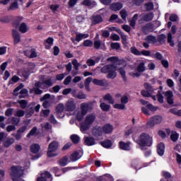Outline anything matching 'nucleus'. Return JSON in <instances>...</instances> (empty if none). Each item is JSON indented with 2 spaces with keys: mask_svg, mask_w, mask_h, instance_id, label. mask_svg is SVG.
I'll list each match as a JSON object with an SVG mask.
<instances>
[{
  "mask_svg": "<svg viewBox=\"0 0 181 181\" xmlns=\"http://www.w3.org/2000/svg\"><path fill=\"white\" fill-rule=\"evenodd\" d=\"M93 108H94V105L91 102L81 103L80 110H77L74 112L76 119L78 121H83V119L87 115L88 111H91Z\"/></svg>",
  "mask_w": 181,
  "mask_h": 181,
  "instance_id": "f257e3e1",
  "label": "nucleus"
},
{
  "mask_svg": "<svg viewBox=\"0 0 181 181\" xmlns=\"http://www.w3.org/2000/svg\"><path fill=\"white\" fill-rule=\"evenodd\" d=\"M97 121L95 114H88L86 116L83 122L81 124V132H86L89 128H91L93 124Z\"/></svg>",
  "mask_w": 181,
  "mask_h": 181,
  "instance_id": "f03ea898",
  "label": "nucleus"
},
{
  "mask_svg": "<svg viewBox=\"0 0 181 181\" xmlns=\"http://www.w3.org/2000/svg\"><path fill=\"white\" fill-rule=\"evenodd\" d=\"M136 143L140 146H151L152 145V137L148 133H141Z\"/></svg>",
  "mask_w": 181,
  "mask_h": 181,
  "instance_id": "7ed1b4c3",
  "label": "nucleus"
},
{
  "mask_svg": "<svg viewBox=\"0 0 181 181\" xmlns=\"http://www.w3.org/2000/svg\"><path fill=\"white\" fill-rule=\"evenodd\" d=\"M59 148V143L57 141H52L48 146L47 156L53 158L57 156L59 153L56 152Z\"/></svg>",
  "mask_w": 181,
  "mask_h": 181,
  "instance_id": "20e7f679",
  "label": "nucleus"
},
{
  "mask_svg": "<svg viewBox=\"0 0 181 181\" xmlns=\"http://www.w3.org/2000/svg\"><path fill=\"white\" fill-rule=\"evenodd\" d=\"M35 112H39L40 111V105H35V103H31L28 105L25 111V117L30 118L33 114Z\"/></svg>",
  "mask_w": 181,
  "mask_h": 181,
  "instance_id": "39448f33",
  "label": "nucleus"
},
{
  "mask_svg": "<svg viewBox=\"0 0 181 181\" xmlns=\"http://www.w3.org/2000/svg\"><path fill=\"white\" fill-rule=\"evenodd\" d=\"M163 118L160 115H155L151 117L147 122V125L149 128H153L158 124L162 122Z\"/></svg>",
  "mask_w": 181,
  "mask_h": 181,
  "instance_id": "423d86ee",
  "label": "nucleus"
},
{
  "mask_svg": "<svg viewBox=\"0 0 181 181\" xmlns=\"http://www.w3.org/2000/svg\"><path fill=\"white\" fill-rule=\"evenodd\" d=\"M77 108V103H76V100L73 98H70L68 101L65 103V111L67 112H73L76 111Z\"/></svg>",
  "mask_w": 181,
  "mask_h": 181,
  "instance_id": "0eeeda50",
  "label": "nucleus"
},
{
  "mask_svg": "<svg viewBox=\"0 0 181 181\" xmlns=\"http://www.w3.org/2000/svg\"><path fill=\"white\" fill-rule=\"evenodd\" d=\"M137 72H130L129 74L132 77H139L141 76V73H144L146 70L145 67V62H141L138 64L136 69Z\"/></svg>",
  "mask_w": 181,
  "mask_h": 181,
  "instance_id": "6e6552de",
  "label": "nucleus"
},
{
  "mask_svg": "<svg viewBox=\"0 0 181 181\" xmlns=\"http://www.w3.org/2000/svg\"><path fill=\"white\" fill-rule=\"evenodd\" d=\"M11 176L12 180L19 178L22 176V169L18 166L11 167Z\"/></svg>",
  "mask_w": 181,
  "mask_h": 181,
  "instance_id": "1a4fd4ad",
  "label": "nucleus"
},
{
  "mask_svg": "<svg viewBox=\"0 0 181 181\" xmlns=\"http://www.w3.org/2000/svg\"><path fill=\"white\" fill-rule=\"evenodd\" d=\"M40 88H45L43 87V83L39 81L35 83L34 88L30 91V93H33L34 91L35 94L40 95L43 93V90H40Z\"/></svg>",
  "mask_w": 181,
  "mask_h": 181,
  "instance_id": "9d476101",
  "label": "nucleus"
},
{
  "mask_svg": "<svg viewBox=\"0 0 181 181\" xmlns=\"http://www.w3.org/2000/svg\"><path fill=\"white\" fill-rule=\"evenodd\" d=\"M112 70H117V66L112 64L105 65L100 69L101 73L104 74H107V73H110Z\"/></svg>",
  "mask_w": 181,
  "mask_h": 181,
  "instance_id": "9b49d317",
  "label": "nucleus"
},
{
  "mask_svg": "<svg viewBox=\"0 0 181 181\" xmlns=\"http://www.w3.org/2000/svg\"><path fill=\"white\" fill-rule=\"evenodd\" d=\"M153 28H154L153 24L151 23H148L142 27L141 32H143L144 35H148L149 32L153 31Z\"/></svg>",
  "mask_w": 181,
  "mask_h": 181,
  "instance_id": "f8f14e48",
  "label": "nucleus"
},
{
  "mask_svg": "<svg viewBox=\"0 0 181 181\" xmlns=\"http://www.w3.org/2000/svg\"><path fill=\"white\" fill-rule=\"evenodd\" d=\"M52 181V175L49 172L45 171L41 174V177L37 178V181Z\"/></svg>",
  "mask_w": 181,
  "mask_h": 181,
  "instance_id": "ddd939ff",
  "label": "nucleus"
},
{
  "mask_svg": "<svg viewBox=\"0 0 181 181\" xmlns=\"http://www.w3.org/2000/svg\"><path fill=\"white\" fill-rule=\"evenodd\" d=\"M93 83L95 86H100V87H107V86H108V82L105 79L94 78Z\"/></svg>",
  "mask_w": 181,
  "mask_h": 181,
  "instance_id": "4468645a",
  "label": "nucleus"
},
{
  "mask_svg": "<svg viewBox=\"0 0 181 181\" xmlns=\"http://www.w3.org/2000/svg\"><path fill=\"white\" fill-rule=\"evenodd\" d=\"M102 131L103 134H112V131H114V126L111 124H105L102 127Z\"/></svg>",
  "mask_w": 181,
  "mask_h": 181,
  "instance_id": "2eb2a0df",
  "label": "nucleus"
},
{
  "mask_svg": "<svg viewBox=\"0 0 181 181\" xmlns=\"http://www.w3.org/2000/svg\"><path fill=\"white\" fill-rule=\"evenodd\" d=\"M81 156H83L81 151H74L70 156V160L76 162V160H78Z\"/></svg>",
  "mask_w": 181,
  "mask_h": 181,
  "instance_id": "dca6fc26",
  "label": "nucleus"
},
{
  "mask_svg": "<svg viewBox=\"0 0 181 181\" xmlns=\"http://www.w3.org/2000/svg\"><path fill=\"white\" fill-rule=\"evenodd\" d=\"M12 36L13 37L14 45H18V43L21 42V35H19V33L16 30H13Z\"/></svg>",
  "mask_w": 181,
  "mask_h": 181,
  "instance_id": "f3484780",
  "label": "nucleus"
},
{
  "mask_svg": "<svg viewBox=\"0 0 181 181\" xmlns=\"http://www.w3.org/2000/svg\"><path fill=\"white\" fill-rule=\"evenodd\" d=\"M154 14L153 13H148L146 14L141 15V20L144 21L145 22H151L152 19H153Z\"/></svg>",
  "mask_w": 181,
  "mask_h": 181,
  "instance_id": "a211bd4d",
  "label": "nucleus"
},
{
  "mask_svg": "<svg viewBox=\"0 0 181 181\" xmlns=\"http://www.w3.org/2000/svg\"><path fill=\"white\" fill-rule=\"evenodd\" d=\"M55 111L57 114H62L66 111V105L63 103H59L55 106Z\"/></svg>",
  "mask_w": 181,
  "mask_h": 181,
  "instance_id": "6ab92c4d",
  "label": "nucleus"
},
{
  "mask_svg": "<svg viewBox=\"0 0 181 181\" xmlns=\"http://www.w3.org/2000/svg\"><path fill=\"white\" fill-rule=\"evenodd\" d=\"M84 141L86 145L88 146H92V145H95V139L91 136L84 137Z\"/></svg>",
  "mask_w": 181,
  "mask_h": 181,
  "instance_id": "aec40b11",
  "label": "nucleus"
},
{
  "mask_svg": "<svg viewBox=\"0 0 181 181\" xmlns=\"http://www.w3.org/2000/svg\"><path fill=\"white\" fill-rule=\"evenodd\" d=\"M157 152L160 156H163L165 154V144L163 143L158 144L157 146Z\"/></svg>",
  "mask_w": 181,
  "mask_h": 181,
  "instance_id": "412c9836",
  "label": "nucleus"
},
{
  "mask_svg": "<svg viewBox=\"0 0 181 181\" xmlns=\"http://www.w3.org/2000/svg\"><path fill=\"white\" fill-rule=\"evenodd\" d=\"M122 4L121 3H113L110 5V9L115 12H117V11H120V9H122Z\"/></svg>",
  "mask_w": 181,
  "mask_h": 181,
  "instance_id": "4be33fe9",
  "label": "nucleus"
},
{
  "mask_svg": "<svg viewBox=\"0 0 181 181\" xmlns=\"http://www.w3.org/2000/svg\"><path fill=\"white\" fill-rule=\"evenodd\" d=\"M130 145H131V142H127V143H125L123 141L119 142V147L123 151H131Z\"/></svg>",
  "mask_w": 181,
  "mask_h": 181,
  "instance_id": "5701e85b",
  "label": "nucleus"
},
{
  "mask_svg": "<svg viewBox=\"0 0 181 181\" xmlns=\"http://www.w3.org/2000/svg\"><path fill=\"white\" fill-rule=\"evenodd\" d=\"M165 96L167 97V102L168 104L172 105V104H173V93L170 90H168L165 93Z\"/></svg>",
  "mask_w": 181,
  "mask_h": 181,
  "instance_id": "b1692460",
  "label": "nucleus"
},
{
  "mask_svg": "<svg viewBox=\"0 0 181 181\" xmlns=\"http://www.w3.org/2000/svg\"><path fill=\"white\" fill-rule=\"evenodd\" d=\"M92 23L93 25H97V23H101L103 22V17L101 16H93L91 19Z\"/></svg>",
  "mask_w": 181,
  "mask_h": 181,
  "instance_id": "393cba45",
  "label": "nucleus"
},
{
  "mask_svg": "<svg viewBox=\"0 0 181 181\" xmlns=\"http://www.w3.org/2000/svg\"><path fill=\"white\" fill-rule=\"evenodd\" d=\"M18 1L22 2V0H14L10 5L8 11H16V9H18V8H19V5L18 4Z\"/></svg>",
  "mask_w": 181,
  "mask_h": 181,
  "instance_id": "a878e982",
  "label": "nucleus"
},
{
  "mask_svg": "<svg viewBox=\"0 0 181 181\" xmlns=\"http://www.w3.org/2000/svg\"><path fill=\"white\" fill-rule=\"evenodd\" d=\"M103 100L105 101H107L109 104H114L115 103V100H114V98H112V95L110 93H107L104 97Z\"/></svg>",
  "mask_w": 181,
  "mask_h": 181,
  "instance_id": "bb28decb",
  "label": "nucleus"
},
{
  "mask_svg": "<svg viewBox=\"0 0 181 181\" xmlns=\"http://www.w3.org/2000/svg\"><path fill=\"white\" fill-rule=\"evenodd\" d=\"M54 39L52 37H48L45 42V46L46 49H50L53 46Z\"/></svg>",
  "mask_w": 181,
  "mask_h": 181,
  "instance_id": "cd10ccee",
  "label": "nucleus"
},
{
  "mask_svg": "<svg viewBox=\"0 0 181 181\" xmlns=\"http://www.w3.org/2000/svg\"><path fill=\"white\" fill-rule=\"evenodd\" d=\"M19 31L21 33H26V32H28V30H29V27H28V25H26V23H22L19 26Z\"/></svg>",
  "mask_w": 181,
  "mask_h": 181,
  "instance_id": "c85d7f7f",
  "label": "nucleus"
},
{
  "mask_svg": "<svg viewBox=\"0 0 181 181\" xmlns=\"http://www.w3.org/2000/svg\"><path fill=\"white\" fill-rule=\"evenodd\" d=\"M146 42L151 43V44H155L156 42H158V40H156V37L153 35H148L145 38Z\"/></svg>",
  "mask_w": 181,
  "mask_h": 181,
  "instance_id": "c756f323",
  "label": "nucleus"
},
{
  "mask_svg": "<svg viewBox=\"0 0 181 181\" xmlns=\"http://www.w3.org/2000/svg\"><path fill=\"white\" fill-rule=\"evenodd\" d=\"M88 34L77 33L76 37V42H81L83 39H87Z\"/></svg>",
  "mask_w": 181,
  "mask_h": 181,
  "instance_id": "7c9ffc66",
  "label": "nucleus"
},
{
  "mask_svg": "<svg viewBox=\"0 0 181 181\" xmlns=\"http://www.w3.org/2000/svg\"><path fill=\"white\" fill-rule=\"evenodd\" d=\"M82 5H85V6H95L97 2L91 0H83Z\"/></svg>",
  "mask_w": 181,
  "mask_h": 181,
  "instance_id": "2f4dec72",
  "label": "nucleus"
},
{
  "mask_svg": "<svg viewBox=\"0 0 181 181\" xmlns=\"http://www.w3.org/2000/svg\"><path fill=\"white\" fill-rule=\"evenodd\" d=\"M15 143V139L13 138H8L6 139V141H5L4 142V145L5 146V148H9V146L11 145H12V144H14Z\"/></svg>",
  "mask_w": 181,
  "mask_h": 181,
  "instance_id": "473e14b6",
  "label": "nucleus"
},
{
  "mask_svg": "<svg viewBox=\"0 0 181 181\" xmlns=\"http://www.w3.org/2000/svg\"><path fill=\"white\" fill-rule=\"evenodd\" d=\"M92 134L93 135H95V136H98L101 135V127L96 126L92 129Z\"/></svg>",
  "mask_w": 181,
  "mask_h": 181,
  "instance_id": "72a5a7b5",
  "label": "nucleus"
},
{
  "mask_svg": "<svg viewBox=\"0 0 181 181\" xmlns=\"http://www.w3.org/2000/svg\"><path fill=\"white\" fill-rule=\"evenodd\" d=\"M100 107L101 108L102 111L108 112L110 111V109L111 108V105H107L105 103H101L100 105Z\"/></svg>",
  "mask_w": 181,
  "mask_h": 181,
  "instance_id": "f704fd0d",
  "label": "nucleus"
},
{
  "mask_svg": "<svg viewBox=\"0 0 181 181\" xmlns=\"http://www.w3.org/2000/svg\"><path fill=\"white\" fill-rule=\"evenodd\" d=\"M30 151L33 153H37L40 151V146L39 144H33L30 146Z\"/></svg>",
  "mask_w": 181,
  "mask_h": 181,
  "instance_id": "c9c22d12",
  "label": "nucleus"
},
{
  "mask_svg": "<svg viewBox=\"0 0 181 181\" xmlns=\"http://www.w3.org/2000/svg\"><path fill=\"white\" fill-rule=\"evenodd\" d=\"M12 19L13 18L11 16H4L0 18V22H2V23H9Z\"/></svg>",
  "mask_w": 181,
  "mask_h": 181,
  "instance_id": "e433bc0d",
  "label": "nucleus"
},
{
  "mask_svg": "<svg viewBox=\"0 0 181 181\" xmlns=\"http://www.w3.org/2000/svg\"><path fill=\"white\" fill-rule=\"evenodd\" d=\"M30 74L27 70H23V71H18V76H23V77L25 78V80H26L28 78V77H29Z\"/></svg>",
  "mask_w": 181,
  "mask_h": 181,
  "instance_id": "4c0bfd02",
  "label": "nucleus"
},
{
  "mask_svg": "<svg viewBox=\"0 0 181 181\" xmlns=\"http://www.w3.org/2000/svg\"><path fill=\"white\" fill-rule=\"evenodd\" d=\"M136 19H138V14H135L132 19L129 21L130 26L134 28V29H135V25H136Z\"/></svg>",
  "mask_w": 181,
  "mask_h": 181,
  "instance_id": "58836bf2",
  "label": "nucleus"
},
{
  "mask_svg": "<svg viewBox=\"0 0 181 181\" xmlns=\"http://www.w3.org/2000/svg\"><path fill=\"white\" fill-rule=\"evenodd\" d=\"M23 18L22 17H16L13 21V25L15 28H19V23H21L23 21Z\"/></svg>",
  "mask_w": 181,
  "mask_h": 181,
  "instance_id": "ea45409f",
  "label": "nucleus"
},
{
  "mask_svg": "<svg viewBox=\"0 0 181 181\" xmlns=\"http://www.w3.org/2000/svg\"><path fill=\"white\" fill-rule=\"evenodd\" d=\"M100 145H102L103 148H111V146H112V142H111L110 140H107L105 141L101 142Z\"/></svg>",
  "mask_w": 181,
  "mask_h": 181,
  "instance_id": "a19ab883",
  "label": "nucleus"
},
{
  "mask_svg": "<svg viewBox=\"0 0 181 181\" xmlns=\"http://www.w3.org/2000/svg\"><path fill=\"white\" fill-rule=\"evenodd\" d=\"M117 70H112L109 74L107 75V78H111L112 80L117 77Z\"/></svg>",
  "mask_w": 181,
  "mask_h": 181,
  "instance_id": "79ce46f5",
  "label": "nucleus"
},
{
  "mask_svg": "<svg viewBox=\"0 0 181 181\" xmlns=\"http://www.w3.org/2000/svg\"><path fill=\"white\" fill-rule=\"evenodd\" d=\"M43 84H45L47 87H52V86H53V81L52 80V78L49 79H45L42 82V86Z\"/></svg>",
  "mask_w": 181,
  "mask_h": 181,
  "instance_id": "37998d69",
  "label": "nucleus"
},
{
  "mask_svg": "<svg viewBox=\"0 0 181 181\" xmlns=\"http://www.w3.org/2000/svg\"><path fill=\"white\" fill-rule=\"evenodd\" d=\"M40 125L42 129H45V131H49V129H52V125H50V123L49 122L42 123Z\"/></svg>",
  "mask_w": 181,
  "mask_h": 181,
  "instance_id": "c03bdc74",
  "label": "nucleus"
},
{
  "mask_svg": "<svg viewBox=\"0 0 181 181\" xmlns=\"http://www.w3.org/2000/svg\"><path fill=\"white\" fill-rule=\"evenodd\" d=\"M130 52L133 54H135V56H141V52L136 49L135 47H132L130 48Z\"/></svg>",
  "mask_w": 181,
  "mask_h": 181,
  "instance_id": "a18cd8bd",
  "label": "nucleus"
},
{
  "mask_svg": "<svg viewBox=\"0 0 181 181\" xmlns=\"http://www.w3.org/2000/svg\"><path fill=\"white\" fill-rule=\"evenodd\" d=\"M76 98L78 100H86L87 98V95H86L83 92L81 91L77 93Z\"/></svg>",
  "mask_w": 181,
  "mask_h": 181,
  "instance_id": "49530a36",
  "label": "nucleus"
},
{
  "mask_svg": "<svg viewBox=\"0 0 181 181\" xmlns=\"http://www.w3.org/2000/svg\"><path fill=\"white\" fill-rule=\"evenodd\" d=\"M71 139L74 144H78L80 142V137L76 134L71 135Z\"/></svg>",
  "mask_w": 181,
  "mask_h": 181,
  "instance_id": "de8ad7c7",
  "label": "nucleus"
},
{
  "mask_svg": "<svg viewBox=\"0 0 181 181\" xmlns=\"http://www.w3.org/2000/svg\"><path fill=\"white\" fill-rule=\"evenodd\" d=\"M170 138L173 142H176V141L179 139V134H177L176 132H174L171 134Z\"/></svg>",
  "mask_w": 181,
  "mask_h": 181,
  "instance_id": "09e8293b",
  "label": "nucleus"
},
{
  "mask_svg": "<svg viewBox=\"0 0 181 181\" xmlns=\"http://www.w3.org/2000/svg\"><path fill=\"white\" fill-rule=\"evenodd\" d=\"M49 115H50V110H49V109L42 110L40 112L41 117H49Z\"/></svg>",
  "mask_w": 181,
  "mask_h": 181,
  "instance_id": "8fccbe9b",
  "label": "nucleus"
},
{
  "mask_svg": "<svg viewBox=\"0 0 181 181\" xmlns=\"http://www.w3.org/2000/svg\"><path fill=\"white\" fill-rule=\"evenodd\" d=\"M18 104H20L21 108L25 109L28 106V101L26 100H18Z\"/></svg>",
  "mask_w": 181,
  "mask_h": 181,
  "instance_id": "3c124183",
  "label": "nucleus"
},
{
  "mask_svg": "<svg viewBox=\"0 0 181 181\" xmlns=\"http://www.w3.org/2000/svg\"><path fill=\"white\" fill-rule=\"evenodd\" d=\"M36 132H37V127H34L30 131V132L27 134L28 138H29L30 136H33V135H35V134H36Z\"/></svg>",
  "mask_w": 181,
  "mask_h": 181,
  "instance_id": "603ef678",
  "label": "nucleus"
},
{
  "mask_svg": "<svg viewBox=\"0 0 181 181\" xmlns=\"http://www.w3.org/2000/svg\"><path fill=\"white\" fill-rule=\"evenodd\" d=\"M116 32H117V33L121 35L123 42H124V43H127V35H125V34H124V33H122V31H121V30L119 29H117Z\"/></svg>",
  "mask_w": 181,
  "mask_h": 181,
  "instance_id": "864d4df0",
  "label": "nucleus"
},
{
  "mask_svg": "<svg viewBox=\"0 0 181 181\" xmlns=\"http://www.w3.org/2000/svg\"><path fill=\"white\" fill-rule=\"evenodd\" d=\"M168 42L170 44V46H175V42L173 41L172 33H169L168 35Z\"/></svg>",
  "mask_w": 181,
  "mask_h": 181,
  "instance_id": "5fc2aeb1",
  "label": "nucleus"
},
{
  "mask_svg": "<svg viewBox=\"0 0 181 181\" xmlns=\"http://www.w3.org/2000/svg\"><path fill=\"white\" fill-rule=\"evenodd\" d=\"M25 115V111L23 110H18L16 112L15 117H18V118H21Z\"/></svg>",
  "mask_w": 181,
  "mask_h": 181,
  "instance_id": "6e6d98bb",
  "label": "nucleus"
},
{
  "mask_svg": "<svg viewBox=\"0 0 181 181\" xmlns=\"http://www.w3.org/2000/svg\"><path fill=\"white\" fill-rule=\"evenodd\" d=\"M158 40L160 42V43H165V40H166V35H165V34L158 35Z\"/></svg>",
  "mask_w": 181,
  "mask_h": 181,
  "instance_id": "4d7b16f0",
  "label": "nucleus"
},
{
  "mask_svg": "<svg viewBox=\"0 0 181 181\" xmlns=\"http://www.w3.org/2000/svg\"><path fill=\"white\" fill-rule=\"evenodd\" d=\"M72 64L75 69V70L78 71V67H80V63L77 61V59H74L72 61Z\"/></svg>",
  "mask_w": 181,
  "mask_h": 181,
  "instance_id": "13d9d810",
  "label": "nucleus"
},
{
  "mask_svg": "<svg viewBox=\"0 0 181 181\" xmlns=\"http://www.w3.org/2000/svg\"><path fill=\"white\" fill-rule=\"evenodd\" d=\"M119 72L120 73L124 81L127 80V76L125 75V70L122 68L119 69Z\"/></svg>",
  "mask_w": 181,
  "mask_h": 181,
  "instance_id": "bf43d9fd",
  "label": "nucleus"
},
{
  "mask_svg": "<svg viewBox=\"0 0 181 181\" xmlns=\"http://www.w3.org/2000/svg\"><path fill=\"white\" fill-rule=\"evenodd\" d=\"M83 46L86 47H91L93 46V41L86 40L83 42Z\"/></svg>",
  "mask_w": 181,
  "mask_h": 181,
  "instance_id": "052dcab7",
  "label": "nucleus"
},
{
  "mask_svg": "<svg viewBox=\"0 0 181 181\" xmlns=\"http://www.w3.org/2000/svg\"><path fill=\"white\" fill-rule=\"evenodd\" d=\"M120 16L124 20L127 19V16H128V13L127 12V11H125V9H122V11H120Z\"/></svg>",
  "mask_w": 181,
  "mask_h": 181,
  "instance_id": "680f3d73",
  "label": "nucleus"
},
{
  "mask_svg": "<svg viewBox=\"0 0 181 181\" xmlns=\"http://www.w3.org/2000/svg\"><path fill=\"white\" fill-rule=\"evenodd\" d=\"M69 163V159L67 157H64L61 160H60V165L61 166H66Z\"/></svg>",
  "mask_w": 181,
  "mask_h": 181,
  "instance_id": "e2e57ef3",
  "label": "nucleus"
},
{
  "mask_svg": "<svg viewBox=\"0 0 181 181\" xmlns=\"http://www.w3.org/2000/svg\"><path fill=\"white\" fill-rule=\"evenodd\" d=\"M145 9L147 11H152L153 9V3H147L145 4Z\"/></svg>",
  "mask_w": 181,
  "mask_h": 181,
  "instance_id": "0e129e2a",
  "label": "nucleus"
},
{
  "mask_svg": "<svg viewBox=\"0 0 181 181\" xmlns=\"http://www.w3.org/2000/svg\"><path fill=\"white\" fill-rule=\"evenodd\" d=\"M114 108H116L117 110H125V105L123 103L122 104H115L113 105Z\"/></svg>",
  "mask_w": 181,
  "mask_h": 181,
  "instance_id": "69168bd1",
  "label": "nucleus"
},
{
  "mask_svg": "<svg viewBox=\"0 0 181 181\" xmlns=\"http://www.w3.org/2000/svg\"><path fill=\"white\" fill-rule=\"evenodd\" d=\"M146 107L150 110V111H157L158 110V107L153 106L152 104L148 103L146 105Z\"/></svg>",
  "mask_w": 181,
  "mask_h": 181,
  "instance_id": "338daca9",
  "label": "nucleus"
},
{
  "mask_svg": "<svg viewBox=\"0 0 181 181\" xmlns=\"http://www.w3.org/2000/svg\"><path fill=\"white\" fill-rule=\"evenodd\" d=\"M71 83V76H68L64 80V86H69Z\"/></svg>",
  "mask_w": 181,
  "mask_h": 181,
  "instance_id": "774afa93",
  "label": "nucleus"
}]
</instances>
